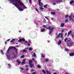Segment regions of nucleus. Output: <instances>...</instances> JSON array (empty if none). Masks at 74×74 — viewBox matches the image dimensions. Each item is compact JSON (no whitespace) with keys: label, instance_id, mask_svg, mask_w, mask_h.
Masks as SVG:
<instances>
[{"label":"nucleus","instance_id":"obj_3","mask_svg":"<svg viewBox=\"0 0 74 74\" xmlns=\"http://www.w3.org/2000/svg\"><path fill=\"white\" fill-rule=\"evenodd\" d=\"M42 27H45L47 29H48V30H49L50 31H49V34H51L54 28L53 27H52L51 28V26H49V27H46L45 25L43 26Z\"/></svg>","mask_w":74,"mask_h":74},{"label":"nucleus","instance_id":"obj_35","mask_svg":"<svg viewBox=\"0 0 74 74\" xmlns=\"http://www.w3.org/2000/svg\"><path fill=\"white\" fill-rule=\"evenodd\" d=\"M45 18H46V19H47L48 20V21H49V19H48V18H47V17L46 16H45Z\"/></svg>","mask_w":74,"mask_h":74},{"label":"nucleus","instance_id":"obj_8","mask_svg":"<svg viewBox=\"0 0 74 74\" xmlns=\"http://www.w3.org/2000/svg\"><path fill=\"white\" fill-rule=\"evenodd\" d=\"M61 43H62V40H59L58 42V45H60V44H61Z\"/></svg>","mask_w":74,"mask_h":74},{"label":"nucleus","instance_id":"obj_39","mask_svg":"<svg viewBox=\"0 0 74 74\" xmlns=\"http://www.w3.org/2000/svg\"><path fill=\"white\" fill-rule=\"evenodd\" d=\"M45 62H48V59H46L45 60Z\"/></svg>","mask_w":74,"mask_h":74},{"label":"nucleus","instance_id":"obj_30","mask_svg":"<svg viewBox=\"0 0 74 74\" xmlns=\"http://www.w3.org/2000/svg\"><path fill=\"white\" fill-rule=\"evenodd\" d=\"M8 66H9V68H11V65H10V64H8Z\"/></svg>","mask_w":74,"mask_h":74},{"label":"nucleus","instance_id":"obj_33","mask_svg":"<svg viewBox=\"0 0 74 74\" xmlns=\"http://www.w3.org/2000/svg\"><path fill=\"white\" fill-rule=\"evenodd\" d=\"M65 22L66 23H67V22H68V19H66L65 20Z\"/></svg>","mask_w":74,"mask_h":74},{"label":"nucleus","instance_id":"obj_6","mask_svg":"<svg viewBox=\"0 0 74 74\" xmlns=\"http://www.w3.org/2000/svg\"><path fill=\"white\" fill-rule=\"evenodd\" d=\"M41 0H39V3H38V4H39V5L41 7H42V5H43V4L42 3H41V1H40Z\"/></svg>","mask_w":74,"mask_h":74},{"label":"nucleus","instance_id":"obj_48","mask_svg":"<svg viewBox=\"0 0 74 74\" xmlns=\"http://www.w3.org/2000/svg\"><path fill=\"white\" fill-rule=\"evenodd\" d=\"M10 39H8V40H6V41H10Z\"/></svg>","mask_w":74,"mask_h":74},{"label":"nucleus","instance_id":"obj_60","mask_svg":"<svg viewBox=\"0 0 74 74\" xmlns=\"http://www.w3.org/2000/svg\"><path fill=\"white\" fill-rule=\"evenodd\" d=\"M65 74H69V73H66Z\"/></svg>","mask_w":74,"mask_h":74},{"label":"nucleus","instance_id":"obj_62","mask_svg":"<svg viewBox=\"0 0 74 74\" xmlns=\"http://www.w3.org/2000/svg\"><path fill=\"white\" fill-rule=\"evenodd\" d=\"M66 64V65H67V64Z\"/></svg>","mask_w":74,"mask_h":74},{"label":"nucleus","instance_id":"obj_5","mask_svg":"<svg viewBox=\"0 0 74 74\" xmlns=\"http://www.w3.org/2000/svg\"><path fill=\"white\" fill-rule=\"evenodd\" d=\"M62 1V0H58V1H56L55 2L53 1V3H60V2H61V1Z\"/></svg>","mask_w":74,"mask_h":74},{"label":"nucleus","instance_id":"obj_50","mask_svg":"<svg viewBox=\"0 0 74 74\" xmlns=\"http://www.w3.org/2000/svg\"><path fill=\"white\" fill-rule=\"evenodd\" d=\"M25 49H29V48H28V47H26L25 48Z\"/></svg>","mask_w":74,"mask_h":74},{"label":"nucleus","instance_id":"obj_44","mask_svg":"<svg viewBox=\"0 0 74 74\" xmlns=\"http://www.w3.org/2000/svg\"><path fill=\"white\" fill-rule=\"evenodd\" d=\"M31 1H32V0H29V3H32V2H31Z\"/></svg>","mask_w":74,"mask_h":74},{"label":"nucleus","instance_id":"obj_29","mask_svg":"<svg viewBox=\"0 0 74 74\" xmlns=\"http://www.w3.org/2000/svg\"><path fill=\"white\" fill-rule=\"evenodd\" d=\"M32 60H33V61H34V62H35V63L37 62L35 60H34V58H32Z\"/></svg>","mask_w":74,"mask_h":74},{"label":"nucleus","instance_id":"obj_36","mask_svg":"<svg viewBox=\"0 0 74 74\" xmlns=\"http://www.w3.org/2000/svg\"><path fill=\"white\" fill-rule=\"evenodd\" d=\"M56 61L57 62H59V60L58 59H56Z\"/></svg>","mask_w":74,"mask_h":74},{"label":"nucleus","instance_id":"obj_41","mask_svg":"<svg viewBox=\"0 0 74 74\" xmlns=\"http://www.w3.org/2000/svg\"><path fill=\"white\" fill-rule=\"evenodd\" d=\"M35 9L36 10V11L38 12V9L37 8H36Z\"/></svg>","mask_w":74,"mask_h":74},{"label":"nucleus","instance_id":"obj_23","mask_svg":"<svg viewBox=\"0 0 74 74\" xmlns=\"http://www.w3.org/2000/svg\"><path fill=\"white\" fill-rule=\"evenodd\" d=\"M74 3V1H71L70 2V3L71 4H72L73 3Z\"/></svg>","mask_w":74,"mask_h":74},{"label":"nucleus","instance_id":"obj_31","mask_svg":"<svg viewBox=\"0 0 74 74\" xmlns=\"http://www.w3.org/2000/svg\"><path fill=\"white\" fill-rule=\"evenodd\" d=\"M1 53H2L3 55H4V53L3 52V50H1Z\"/></svg>","mask_w":74,"mask_h":74},{"label":"nucleus","instance_id":"obj_26","mask_svg":"<svg viewBox=\"0 0 74 74\" xmlns=\"http://www.w3.org/2000/svg\"><path fill=\"white\" fill-rule=\"evenodd\" d=\"M23 52H27V50H25V49H24L23 50Z\"/></svg>","mask_w":74,"mask_h":74},{"label":"nucleus","instance_id":"obj_38","mask_svg":"<svg viewBox=\"0 0 74 74\" xmlns=\"http://www.w3.org/2000/svg\"><path fill=\"white\" fill-rule=\"evenodd\" d=\"M27 41H25L24 42V44H26V43H27Z\"/></svg>","mask_w":74,"mask_h":74},{"label":"nucleus","instance_id":"obj_45","mask_svg":"<svg viewBox=\"0 0 74 74\" xmlns=\"http://www.w3.org/2000/svg\"><path fill=\"white\" fill-rule=\"evenodd\" d=\"M68 17V15H66L65 16V18H67Z\"/></svg>","mask_w":74,"mask_h":74},{"label":"nucleus","instance_id":"obj_12","mask_svg":"<svg viewBox=\"0 0 74 74\" xmlns=\"http://www.w3.org/2000/svg\"><path fill=\"white\" fill-rule=\"evenodd\" d=\"M64 26V24L63 23H62L61 24L60 26V27H63V26Z\"/></svg>","mask_w":74,"mask_h":74},{"label":"nucleus","instance_id":"obj_34","mask_svg":"<svg viewBox=\"0 0 74 74\" xmlns=\"http://www.w3.org/2000/svg\"><path fill=\"white\" fill-rule=\"evenodd\" d=\"M24 56H24L23 55V56H22L21 57V58H24Z\"/></svg>","mask_w":74,"mask_h":74},{"label":"nucleus","instance_id":"obj_14","mask_svg":"<svg viewBox=\"0 0 74 74\" xmlns=\"http://www.w3.org/2000/svg\"><path fill=\"white\" fill-rule=\"evenodd\" d=\"M46 73L47 74H51V72L50 71H47Z\"/></svg>","mask_w":74,"mask_h":74},{"label":"nucleus","instance_id":"obj_19","mask_svg":"<svg viewBox=\"0 0 74 74\" xmlns=\"http://www.w3.org/2000/svg\"><path fill=\"white\" fill-rule=\"evenodd\" d=\"M29 51H32V50H33V48H32V47H29Z\"/></svg>","mask_w":74,"mask_h":74},{"label":"nucleus","instance_id":"obj_13","mask_svg":"<svg viewBox=\"0 0 74 74\" xmlns=\"http://www.w3.org/2000/svg\"><path fill=\"white\" fill-rule=\"evenodd\" d=\"M69 41V40H68V38H65L64 40V42H66V41H67V42H68Z\"/></svg>","mask_w":74,"mask_h":74},{"label":"nucleus","instance_id":"obj_46","mask_svg":"<svg viewBox=\"0 0 74 74\" xmlns=\"http://www.w3.org/2000/svg\"><path fill=\"white\" fill-rule=\"evenodd\" d=\"M20 68L21 70H23V68H22V67H21Z\"/></svg>","mask_w":74,"mask_h":74},{"label":"nucleus","instance_id":"obj_54","mask_svg":"<svg viewBox=\"0 0 74 74\" xmlns=\"http://www.w3.org/2000/svg\"><path fill=\"white\" fill-rule=\"evenodd\" d=\"M6 42H5V44H6Z\"/></svg>","mask_w":74,"mask_h":74},{"label":"nucleus","instance_id":"obj_10","mask_svg":"<svg viewBox=\"0 0 74 74\" xmlns=\"http://www.w3.org/2000/svg\"><path fill=\"white\" fill-rule=\"evenodd\" d=\"M25 60L24 59L23 61V62H22V65H23V64H25Z\"/></svg>","mask_w":74,"mask_h":74},{"label":"nucleus","instance_id":"obj_21","mask_svg":"<svg viewBox=\"0 0 74 74\" xmlns=\"http://www.w3.org/2000/svg\"><path fill=\"white\" fill-rule=\"evenodd\" d=\"M16 62H18V65L21 64V62H19V60H17Z\"/></svg>","mask_w":74,"mask_h":74},{"label":"nucleus","instance_id":"obj_17","mask_svg":"<svg viewBox=\"0 0 74 74\" xmlns=\"http://www.w3.org/2000/svg\"><path fill=\"white\" fill-rule=\"evenodd\" d=\"M71 31H69L68 32V34H67V36H69V35L71 34Z\"/></svg>","mask_w":74,"mask_h":74},{"label":"nucleus","instance_id":"obj_9","mask_svg":"<svg viewBox=\"0 0 74 74\" xmlns=\"http://www.w3.org/2000/svg\"><path fill=\"white\" fill-rule=\"evenodd\" d=\"M69 21H73V22H74V21L73 20V18H71V16H69Z\"/></svg>","mask_w":74,"mask_h":74},{"label":"nucleus","instance_id":"obj_49","mask_svg":"<svg viewBox=\"0 0 74 74\" xmlns=\"http://www.w3.org/2000/svg\"><path fill=\"white\" fill-rule=\"evenodd\" d=\"M26 70H27V71L29 70V69H28V68H27V69H26Z\"/></svg>","mask_w":74,"mask_h":74},{"label":"nucleus","instance_id":"obj_16","mask_svg":"<svg viewBox=\"0 0 74 74\" xmlns=\"http://www.w3.org/2000/svg\"><path fill=\"white\" fill-rule=\"evenodd\" d=\"M29 65L31 68H32V67H34V65L33 64H29Z\"/></svg>","mask_w":74,"mask_h":74},{"label":"nucleus","instance_id":"obj_22","mask_svg":"<svg viewBox=\"0 0 74 74\" xmlns=\"http://www.w3.org/2000/svg\"><path fill=\"white\" fill-rule=\"evenodd\" d=\"M32 61L31 60H29V64H32Z\"/></svg>","mask_w":74,"mask_h":74},{"label":"nucleus","instance_id":"obj_47","mask_svg":"<svg viewBox=\"0 0 74 74\" xmlns=\"http://www.w3.org/2000/svg\"><path fill=\"white\" fill-rule=\"evenodd\" d=\"M28 42L29 43H31V42L30 41V40H28Z\"/></svg>","mask_w":74,"mask_h":74},{"label":"nucleus","instance_id":"obj_61","mask_svg":"<svg viewBox=\"0 0 74 74\" xmlns=\"http://www.w3.org/2000/svg\"><path fill=\"white\" fill-rule=\"evenodd\" d=\"M0 8H1L0 7Z\"/></svg>","mask_w":74,"mask_h":74},{"label":"nucleus","instance_id":"obj_1","mask_svg":"<svg viewBox=\"0 0 74 74\" xmlns=\"http://www.w3.org/2000/svg\"><path fill=\"white\" fill-rule=\"evenodd\" d=\"M15 3L13 4L18 8L20 11H23L24 9H27V7L24 5L21 0H15Z\"/></svg>","mask_w":74,"mask_h":74},{"label":"nucleus","instance_id":"obj_43","mask_svg":"<svg viewBox=\"0 0 74 74\" xmlns=\"http://www.w3.org/2000/svg\"><path fill=\"white\" fill-rule=\"evenodd\" d=\"M65 51H68V49H67L65 48L64 49Z\"/></svg>","mask_w":74,"mask_h":74},{"label":"nucleus","instance_id":"obj_51","mask_svg":"<svg viewBox=\"0 0 74 74\" xmlns=\"http://www.w3.org/2000/svg\"><path fill=\"white\" fill-rule=\"evenodd\" d=\"M31 71H32V72L34 71V69H32L31 70Z\"/></svg>","mask_w":74,"mask_h":74},{"label":"nucleus","instance_id":"obj_64","mask_svg":"<svg viewBox=\"0 0 74 74\" xmlns=\"http://www.w3.org/2000/svg\"><path fill=\"white\" fill-rule=\"evenodd\" d=\"M0 67H1V66H0Z\"/></svg>","mask_w":74,"mask_h":74},{"label":"nucleus","instance_id":"obj_37","mask_svg":"<svg viewBox=\"0 0 74 74\" xmlns=\"http://www.w3.org/2000/svg\"><path fill=\"white\" fill-rule=\"evenodd\" d=\"M38 68H39V69H40L41 68V66H40V65H38Z\"/></svg>","mask_w":74,"mask_h":74},{"label":"nucleus","instance_id":"obj_15","mask_svg":"<svg viewBox=\"0 0 74 74\" xmlns=\"http://www.w3.org/2000/svg\"><path fill=\"white\" fill-rule=\"evenodd\" d=\"M69 55L71 56H74V53H71L69 54Z\"/></svg>","mask_w":74,"mask_h":74},{"label":"nucleus","instance_id":"obj_52","mask_svg":"<svg viewBox=\"0 0 74 74\" xmlns=\"http://www.w3.org/2000/svg\"><path fill=\"white\" fill-rule=\"evenodd\" d=\"M32 74H36V72H34L32 73Z\"/></svg>","mask_w":74,"mask_h":74},{"label":"nucleus","instance_id":"obj_28","mask_svg":"<svg viewBox=\"0 0 74 74\" xmlns=\"http://www.w3.org/2000/svg\"><path fill=\"white\" fill-rule=\"evenodd\" d=\"M33 56L34 57H36V53H34Z\"/></svg>","mask_w":74,"mask_h":74},{"label":"nucleus","instance_id":"obj_56","mask_svg":"<svg viewBox=\"0 0 74 74\" xmlns=\"http://www.w3.org/2000/svg\"><path fill=\"white\" fill-rule=\"evenodd\" d=\"M53 74H57L56 73H55Z\"/></svg>","mask_w":74,"mask_h":74},{"label":"nucleus","instance_id":"obj_24","mask_svg":"<svg viewBox=\"0 0 74 74\" xmlns=\"http://www.w3.org/2000/svg\"><path fill=\"white\" fill-rule=\"evenodd\" d=\"M51 14L52 15H55L56 14V13L55 12H51Z\"/></svg>","mask_w":74,"mask_h":74},{"label":"nucleus","instance_id":"obj_40","mask_svg":"<svg viewBox=\"0 0 74 74\" xmlns=\"http://www.w3.org/2000/svg\"><path fill=\"white\" fill-rule=\"evenodd\" d=\"M47 5H45L44 6V7L45 8H47Z\"/></svg>","mask_w":74,"mask_h":74},{"label":"nucleus","instance_id":"obj_20","mask_svg":"<svg viewBox=\"0 0 74 74\" xmlns=\"http://www.w3.org/2000/svg\"><path fill=\"white\" fill-rule=\"evenodd\" d=\"M41 56L42 58H44L45 57V54H42Z\"/></svg>","mask_w":74,"mask_h":74},{"label":"nucleus","instance_id":"obj_42","mask_svg":"<svg viewBox=\"0 0 74 74\" xmlns=\"http://www.w3.org/2000/svg\"><path fill=\"white\" fill-rule=\"evenodd\" d=\"M30 44H29V43L28 44V47H30Z\"/></svg>","mask_w":74,"mask_h":74},{"label":"nucleus","instance_id":"obj_59","mask_svg":"<svg viewBox=\"0 0 74 74\" xmlns=\"http://www.w3.org/2000/svg\"><path fill=\"white\" fill-rule=\"evenodd\" d=\"M62 32H63V31H62Z\"/></svg>","mask_w":74,"mask_h":74},{"label":"nucleus","instance_id":"obj_58","mask_svg":"<svg viewBox=\"0 0 74 74\" xmlns=\"http://www.w3.org/2000/svg\"><path fill=\"white\" fill-rule=\"evenodd\" d=\"M51 19H52V20H53V18H51Z\"/></svg>","mask_w":74,"mask_h":74},{"label":"nucleus","instance_id":"obj_27","mask_svg":"<svg viewBox=\"0 0 74 74\" xmlns=\"http://www.w3.org/2000/svg\"><path fill=\"white\" fill-rule=\"evenodd\" d=\"M40 10H41V11H42L43 10H44V8H42V7H40Z\"/></svg>","mask_w":74,"mask_h":74},{"label":"nucleus","instance_id":"obj_53","mask_svg":"<svg viewBox=\"0 0 74 74\" xmlns=\"http://www.w3.org/2000/svg\"><path fill=\"white\" fill-rule=\"evenodd\" d=\"M66 35H67V32H66V33H65V36H66Z\"/></svg>","mask_w":74,"mask_h":74},{"label":"nucleus","instance_id":"obj_32","mask_svg":"<svg viewBox=\"0 0 74 74\" xmlns=\"http://www.w3.org/2000/svg\"><path fill=\"white\" fill-rule=\"evenodd\" d=\"M42 71L43 73H44V74H45V70H42Z\"/></svg>","mask_w":74,"mask_h":74},{"label":"nucleus","instance_id":"obj_2","mask_svg":"<svg viewBox=\"0 0 74 74\" xmlns=\"http://www.w3.org/2000/svg\"><path fill=\"white\" fill-rule=\"evenodd\" d=\"M12 48L14 49L15 50L16 53H17V49H16L15 47H9L8 49V50L7 51L6 56L8 59V60H12L13 59H14V57H10V49H11Z\"/></svg>","mask_w":74,"mask_h":74},{"label":"nucleus","instance_id":"obj_25","mask_svg":"<svg viewBox=\"0 0 74 74\" xmlns=\"http://www.w3.org/2000/svg\"><path fill=\"white\" fill-rule=\"evenodd\" d=\"M15 40V39H13L12 40L10 41V42H13V41H14Z\"/></svg>","mask_w":74,"mask_h":74},{"label":"nucleus","instance_id":"obj_4","mask_svg":"<svg viewBox=\"0 0 74 74\" xmlns=\"http://www.w3.org/2000/svg\"><path fill=\"white\" fill-rule=\"evenodd\" d=\"M60 38H61L62 40H63V34L62 33H60L59 35H58V36L56 37V38H58L59 36H60Z\"/></svg>","mask_w":74,"mask_h":74},{"label":"nucleus","instance_id":"obj_7","mask_svg":"<svg viewBox=\"0 0 74 74\" xmlns=\"http://www.w3.org/2000/svg\"><path fill=\"white\" fill-rule=\"evenodd\" d=\"M22 41H23L24 42L25 41V38H23L22 39H20L19 40V41H18V42H21Z\"/></svg>","mask_w":74,"mask_h":74},{"label":"nucleus","instance_id":"obj_11","mask_svg":"<svg viewBox=\"0 0 74 74\" xmlns=\"http://www.w3.org/2000/svg\"><path fill=\"white\" fill-rule=\"evenodd\" d=\"M9 1H11V2H12L13 3V4L14 3V1H15V0H8Z\"/></svg>","mask_w":74,"mask_h":74},{"label":"nucleus","instance_id":"obj_63","mask_svg":"<svg viewBox=\"0 0 74 74\" xmlns=\"http://www.w3.org/2000/svg\"><path fill=\"white\" fill-rule=\"evenodd\" d=\"M18 44V43H17V44Z\"/></svg>","mask_w":74,"mask_h":74},{"label":"nucleus","instance_id":"obj_18","mask_svg":"<svg viewBox=\"0 0 74 74\" xmlns=\"http://www.w3.org/2000/svg\"><path fill=\"white\" fill-rule=\"evenodd\" d=\"M45 28H43L42 29H41V31L42 32H44V31H45Z\"/></svg>","mask_w":74,"mask_h":74},{"label":"nucleus","instance_id":"obj_57","mask_svg":"<svg viewBox=\"0 0 74 74\" xmlns=\"http://www.w3.org/2000/svg\"><path fill=\"white\" fill-rule=\"evenodd\" d=\"M27 66H28L27 65H26V67H27Z\"/></svg>","mask_w":74,"mask_h":74},{"label":"nucleus","instance_id":"obj_55","mask_svg":"<svg viewBox=\"0 0 74 74\" xmlns=\"http://www.w3.org/2000/svg\"><path fill=\"white\" fill-rule=\"evenodd\" d=\"M53 5H55V4H56V3H53Z\"/></svg>","mask_w":74,"mask_h":74}]
</instances>
